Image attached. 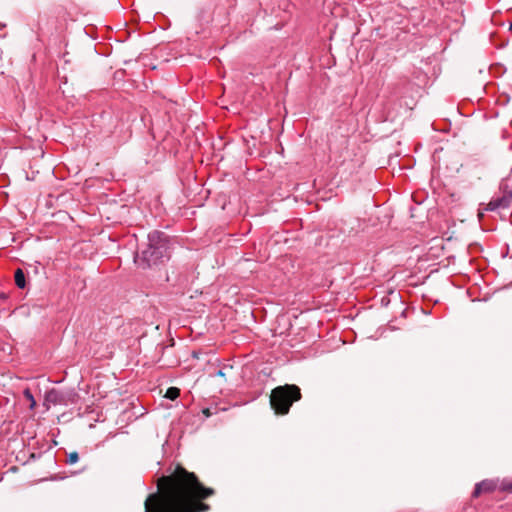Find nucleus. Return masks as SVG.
Instances as JSON below:
<instances>
[{"label": "nucleus", "instance_id": "1", "mask_svg": "<svg viewBox=\"0 0 512 512\" xmlns=\"http://www.w3.org/2000/svg\"><path fill=\"white\" fill-rule=\"evenodd\" d=\"M158 491L145 501V512H206L207 504L199 502L214 494L204 487L194 473L177 467L168 476L158 480Z\"/></svg>", "mask_w": 512, "mask_h": 512}, {"label": "nucleus", "instance_id": "2", "mask_svg": "<svg viewBox=\"0 0 512 512\" xmlns=\"http://www.w3.org/2000/svg\"><path fill=\"white\" fill-rule=\"evenodd\" d=\"M167 239L164 233L153 231L148 235L147 247L136 254L135 263L141 268H148L167 258Z\"/></svg>", "mask_w": 512, "mask_h": 512}, {"label": "nucleus", "instance_id": "3", "mask_svg": "<svg viewBox=\"0 0 512 512\" xmlns=\"http://www.w3.org/2000/svg\"><path fill=\"white\" fill-rule=\"evenodd\" d=\"M300 398V389L296 385H285L273 389L270 403L276 413L287 414L293 402Z\"/></svg>", "mask_w": 512, "mask_h": 512}, {"label": "nucleus", "instance_id": "4", "mask_svg": "<svg viewBox=\"0 0 512 512\" xmlns=\"http://www.w3.org/2000/svg\"><path fill=\"white\" fill-rule=\"evenodd\" d=\"M511 201L512 194H502V196L491 199L485 207H482L483 204H480L478 211L479 219H482L484 211H500L507 209L510 206Z\"/></svg>", "mask_w": 512, "mask_h": 512}, {"label": "nucleus", "instance_id": "5", "mask_svg": "<svg viewBox=\"0 0 512 512\" xmlns=\"http://www.w3.org/2000/svg\"><path fill=\"white\" fill-rule=\"evenodd\" d=\"M501 479H485L475 485L472 497L477 498L482 493H492L496 490L500 491Z\"/></svg>", "mask_w": 512, "mask_h": 512}, {"label": "nucleus", "instance_id": "6", "mask_svg": "<svg viewBox=\"0 0 512 512\" xmlns=\"http://www.w3.org/2000/svg\"><path fill=\"white\" fill-rule=\"evenodd\" d=\"M45 402L53 405H66V395L58 390L51 389L45 395Z\"/></svg>", "mask_w": 512, "mask_h": 512}, {"label": "nucleus", "instance_id": "7", "mask_svg": "<svg viewBox=\"0 0 512 512\" xmlns=\"http://www.w3.org/2000/svg\"><path fill=\"white\" fill-rule=\"evenodd\" d=\"M15 283L16 285L23 289L25 287V275L21 269H17L15 271Z\"/></svg>", "mask_w": 512, "mask_h": 512}, {"label": "nucleus", "instance_id": "8", "mask_svg": "<svg viewBox=\"0 0 512 512\" xmlns=\"http://www.w3.org/2000/svg\"><path fill=\"white\" fill-rule=\"evenodd\" d=\"M500 491L512 493V479H501Z\"/></svg>", "mask_w": 512, "mask_h": 512}, {"label": "nucleus", "instance_id": "9", "mask_svg": "<svg viewBox=\"0 0 512 512\" xmlns=\"http://www.w3.org/2000/svg\"><path fill=\"white\" fill-rule=\"evenodd\" d=\"M23 395L24 397L27 399V401H29V408L32 410L35 408L36 406V401L34 399V396L32 395L31 391L29 388H26L24 391H23Z\"/></svg>", "mask_w": 512, "mask_h": 512}, {"label": "nucleus", "instance_id": "10", "mask_svg": "<svg viewBox=\"0 0 512 512\" xmlns=\"http://www.w3.org/2000/svg\"><path fill=\"white\" fill-rule=\"evenodd\" d=\"M180 394V391L178 388L176 387H170L166 394H165V397L168 398V399H171V400H175Z\"/></svg>", "mask_w": 512, "mask_h": 512}, {"label": "nucleus", "instance_id": "11", "mask_svg": "<svg viewBox=\"0 0 512 512\" xmlns=\"http://www.w3.org/2000/svg\"><path fill=\"white\" fill-rule=\"evenodd\" d=\"M78 460H79V456H78V453L75 451L70 452L67 456V463L70 465L77 463Z\"/></svg>", "mask_w": 512, "mask_h": 512}, {"label": "nucleus", "instance_id": "12", "mask_svg": "<svg viewBox=\"0 0 512 512\" xmlns=\"http://www.w3.org/2000/svg\"><path fill=\"white\" fill-rule=\"evenodd\" d=\"M507 182H508V180H506L505 182H502L501 185H500V190L503 193L509 192L507 190V188H508Z\"/></svg>", "mask_w": 512, "mask_h": 512}, {"label": "nucleus", "instance_id": "13", "mask_svg": "<svg viewBox=\"0 0 512 512\" xmlns=\"http://www.w3.org/2000/svg\"><path fill=\"white\" fill-rule=\"evenodd\" d=\"M458 167H459V164H458V162H457V161H455V162H454V165H453V167H452V170H456V169H458Z\"/></svg>", "mask_w": 512, "mask_h": 512}, {"label": "nucleus", "instance_id": "14", "mask_svg": "<svg viewBox=\"0 0 512 512\" xmlns=\"http://www.w3.org/2000/svg\"><path fill=\"white\" fill-rule=\"evenodd\" d=\"M217 375H219V376H224V373H223L221 370H219V371L217 372Z\"/></svg>", "mask_w": 512, "mask_h": 512}, {"label": "nucleus", "instance_id": "15", "mask_svg": "<svg viewBox=\"0 0 512 512\" xmlns=\"http://www.w3.org/2000/svg\"><path fill=\"white\" fill-rule=\"evenodd\" d=\"M2 27H5V24H2V25L0 24V28H2Z\"/></svg>", "mask_w": 512, "mask_h": 512}, {"label": "nucleus", "instance_id": "16", "mask_svg": "<svg viewBox=\"0 0 512 512\" xmlns=\"http://www.w3.org/2000/svg\"><path fill=\"white\" fill-rule=\"evenodd\" d=\"M2 27H5V24H2V25L0 24V28H2Z\"/></svg>", "mask_w": 512, "mask_h": 512}, {"label": "nucleus", "instance_id": "17", "mask_svg": "<svg viewBox=\"0 0 512 512\" xmlns=\"http://www.w3.org/2000/svg\"><path fill=\"white\" fill-rule=\"evenodd\" d=\"M2 27H5V24H2V25L0 24V28H2Z\"/></svg>", "mask_w": 512, "mask_h": 512}]
</instances>
